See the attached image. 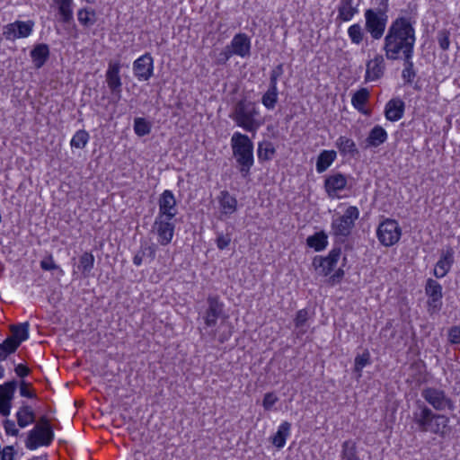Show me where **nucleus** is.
Returning a JSON list of instances; mask_svg holds the SVG:
<instances>
[{
    "instance_id": "nucleus-1",
    "label": "nucleus",
    "mask_w": 460,
    "mask_h": 460,
    "mask_svg": "<svg viewBox=\"0 0 460 460\" xmlns=\"http://www.w3.org/2000/svg\"><path fill=\"white\" fill-rule=\"evenodd\" d=\"M415 30L405 17L395 19L388 28L384 40L383 49L389 60H396L402 57L413 56L415 44Z\"/></svg>"
},
{
    "instance_id": "nucleus-2",
    "label": "nucleus",
    "mask_w": 460,
    "mask_h": 460,
    "mask_svg": "<svg viewBox=\"0 0 460 460\" xmlns=\"http://www.w3.org/2000/svg\"><path fill=\"white\" fill-rule=\"evenodd\" d=\"M412 422L420 432L431 433L445 438L451 431L448 416L433 411L424 402L418 400L412 411Z\"/></svg>"
},
{
    "instance_id": "nucleus-3",
    "label": "nucleus",
    "mask_w": 460,
    "mask_h": 460,
    "mask_svg": "<svg viewBox=\"0 0 460 460\" xmlns=\"http://www.w3.org/2000/svg\"><path fill=\"white\" fill-rule=\"evenodd\" d=\"M233 155L243 177H247L254 164L253 143L247 135L235 132L231 137Z\"/></svg>"
},
{
    "instance_id": "nucleus-4",
    "label": "nucleus",
    "mask_w": 460,
    "mask_h": 460,
    "mask_svg": "<svg viewBox=\"0 0 460 460\" xmlns=\"http://www.w3.org/2000/svg\"><path fill=\"white\" fill-rule=\"evenodd\" d=\"M259 111L256 104L244 98L234 104L230 118L245 131L255 132L261 125V122L257 119Z\"/></svg>"
},
{
    "instance_id": "nucleus-5",
    "label": "nucleus",
    "mask_w": 460,
    "mask_h": 460,
    "mask_svg": "<svg viewBox=\"0 0 460 460\" xmlns=\"http://www.w3.org/2000/svg\"><path fill=\"white\" fill-rule=\"evenodd\" d=\"M359 217V210L355 206H349L342 216H339L332 221V234L336 241L344 243L351 234L355 227V222Z\"/></svg>"
},
{
    "instance_id": "nucleus-6",
    "label": "nucleus",
    "mask_w": 460,
    "mask_h": 460,
    "mask_svg": "<svg viewBox=\"0 0 460 460\" xmlns=\"http://www.w3.org/2000/svg\"><path fill=\"white\" fill-rule=\"evenodd\" d=\"M424 402L435 411H454L456 403L443 389L435 386L424 387L420 392Z\"/></svg>"
},
{
    "instance_id": "nucleus-7",
    "label": "nucleus",
    "mask_w": 460,
    "mask_h": 460,
    "mask_svg": "<svg viewBox=\"0 0 460 460\" xmlns=\"http://www.w3.org/2000/svg\"><path fill=\"white\" fill-rule=\"evenodd\" d=\"M377 10L367 9L365 12V28L374 40H379L385 31L388 9V0H381Z\"/></svg>"
},
{
    "instance_id": "nucleus-8",
    "label": "nucleus",
    "mask_w": 460,
    "mask_h": 460,
    "mask_svg": "<svg viewBox=\"0 0 460 460\" xmlns=\"http://www.w3.org/2000/svg\"><path fill=\"white\" fill-rule=\"evenodd\" d=\"M53 440V430H48L41 426H34L28 433L25 447L30 450H35L40 446H49Z\"/></svg>"
},
{
    "instance_id": "nucleus-9",
    "label": "nucleus",
    "mask_w": 460,
    "mask_h": 460,
    "mask_svg": "<svg viewBox=\"0 0 460 460\" xmlns=\"http://www.w3.org/2000/svg\"><path fill=\"white\" fill-rule=\"evenodd\" d=\"M425 294L429 299L427 301L428 312L429 314H437L442 307V286L435 279H428L425 286Z\"/></svg>"
},
{
    "instance_id": "nucleus-10",
    "label": "nucleus",
    "mask_w": 460,
    "mask_h": 460,
    "mask_svg": "<svg viewBox=\"0 0 460 460\" xmlns=\"http://www.w3.org/2000/svg\"><path fill=\"white\" fill-rule=\"evenodd\" d=\"M401 228L395 220L386 219L377 228V237L380 243L390 246L397 243L401 237Z\"/></svg>"
},
{
    "instance_id": "nucleus-11",
    "label": "nucleus",
    "mask_w": 460,
    "mask_h": 460,
    "mask_svg": "<svg viewBox=\"0 0 460 460\" xmlns=\"http://www.w3.org/2000/svg\"><path fill=\"white\" fill-rule=\"evenodd\" d=\"M33 27L34 22L31 20L26 22L15 21L3 27V36L5 40L11 41L17 39L27 38L31 34Z\"/></svg>"
},
{
    "instance_id": "nucleus-12",
    "label": "nucleus",
    "mask_w": 460,
    "mask_h": 460,
    "mask_svg": "<svg viewBox=\"0 0 460 460\" xmlns=\"http://www.w3.org/2000/svg\"><path fill=\"white\" fill-rule=\"evenodd\" d=\"M172 219L173 218L169 217H160L158 216L155 217L152 231L157 234L158 241L161 244H168L173 237L175 225L172 223Z\"/></svg>"
},
{
    "instance_id": "nucleus-13",
    "label": "nucleus",
    "mask_w": 460,
    "mask_h": 460,
    "mask_svg": "<svg viewBox=\"0 0 460 460\" xmlns=\"http://www.w3.org/2000/svg\"><path fill=\"white\" fill-rule=\"evenodd\" d=\"M208 308L202 317L208 327L216 326L217 320L224 314V304L219 300L218 296L209 295L207 298Z\"/></svg>"
},
{
    "instance_id": "nucleus-14",
    "label": "nucleus",
    "mask_w": 460,
    "mask_h": 460,
    "mask_svg": "<svg viewBox=\"0 0 460 460\" xmlns=\"http://www.w3.org/2000/svg\"><path fill=\"white\" fill-rule=\"evenodd\" d=\"M159 212L158 217L174 218L177 215V203L173 193L165 190L158 199Z\"/></svg>"
},
{
    "instance_id": "nucleus-15",
    "label": "nucleus",
    "mask_w": 460,
    "mask_h": 460,
    "mask_svg": "<svg viewBox=\"0 0 460 460\" xmlns=\"http://www.w3.org/2000/svg\"><path fill=\"white\" fill-rule=\"evenodd\" d=\"M133 71L139 81H147L154 72V60L149 53H146L133 63Z\"/></svg>"
},
{
    "instance_id": "nucleus-16",
    "label": "nucleus",
    "mask_w": 460,
    "mask_h": 460,
    "mask_svg": "<svg viewBox=\"0 0 460 460\" xmlns=\"http://www.w3.org/2000/svg\"><path fill=\"white\" fill-rule=\"evenodd\" d=\"M120 66L118 62H110L109 67L106 72V82L111 91V93L116 97L117 101L121 98V79L119 76Z\"/></svg>"
},
{
    "instance_id": "nucleus-17",
    "label": "nucleus",
    "mask_w": 460,
    "mask_h": 460,
    "mask_svg": "<svg viewBox=\"0 0 460 460\" xmlns=\"http://www.w3.org/2000/svg\"><path fill=\"white\" fill-rule=\"evenodd\" d=\"M365 81H376L381 78L385 69V58L382 55H376L373 59L367 62Z\"/></svg>"
},
{
    "instance_id": "nucleus-18",
    "label": "nucleus",
    "mask_w": 460,
    "mask_h": 460,
    "mask_svg": "<svg viewBox=\"0 0 460 460\" xmlns=\"http://www.w3.org/2000/svg\"><path fill=\"white\" fill-rule=\"evenodd\" d=\"M346 185L347 178L340 172L330 175L324 181V188L329 197L336 196V193L344 190Z\"/></svg>"
},
{
    "instance_id": "nucleus-19",
    "label": "nucleus",
    "mask_w": 460,
    "mask_h": 460,
    "mask_svg": "<svg viewBox=\"0 0 460 460\" xmlns=\"http://www.w3.org/2000/svg\"><path fill=\"white\" fill-rule=\"evenodd\" d=\"M404 110V102L400 98H394L386 103L385 116L389 121H397L402 118Z\"/></svg>"
},
{
    "instance_id": "nucleus-20",
    "label": "nucleus",
    "mask_w": 460,
    "mask_h": 460,
    "mask_svg": "<svg viewBox=\"0 0 460 460\" xmlns=\"http://www.w3.org/2000/svg\"><path fill=\"white\" fill-rule=\"evenodd\" d=\"M231 47L233 48L231 51L233 54L245 57L250 53V40L244 33L236 34L232 40Z\"/></svg>"
},
{
    "instance_id": "nucleus-21",
    "label": "nucleus",
    "mask_w": 460,
    "mask_h": 460,
    "mask_svg": "<svg viewBox=\"0 0 460 460\" xmlns=\"http://www.w3.org/2000/svg\"><path fill=\"white\" fill-rule=\"evenodd\" d=\"M31 58L36 68L42 67L49 58V48L45 43L34 46L31 50Z\"/></svg>"
},
{
    "instance_id": "nucleus-22",
    "label": "nucleus",
    "mask_w": 460,
    "mask_h": 460,
    "mask_svg": "<svg viewBox=\"0 0 460 460\" xmlns=\"http://www.w3.org/2000/svg\"><path fill=\"white\" fill-rule=\"evenodd\" d=\"M358 13V4H354L353 0H340L338 5V19L342 22H349Z\"/></svg>"
},
{
    "instance_id": "nucleus-23",
    "label": "nucleus",
    "mask_w": 460,
    "mask_h": 460,
    "mask_svg": "<svg viewBox=\"0 0 460 460\" xmlns=\"http://www.w3.org/2000/svg\"><path fill=\"white\" fill-rule=\"evenodd\" d=\"M370 93L367 88H360L358 90L351 98L353 107L364 115H369L370 111L365 108L366 103L368 102Z\"/></svg>"
},
{
    "instance_id": "nucleus-24",
    "label": "nucleus",
    "mask_w": 460,
    "mask_h": 460,
    "mask_svg": "<svg viewBox=\"0 0 460 460\" xmlns=\"http://www.w3.org/2000/svg\"><path fill=\"white\" fill-rule=\"evenodd\" d=\"M335 146L339 149L340 153L346 156L355 157L358 155L356 143L353 139L345 136H341L335 142Z\"/></svg>"
},
{
    "instance_id": "nucleus-25",
    "label": "nucleus",
    "mask_w": 460,
    "mask_h": 460,
    "mask_svg": "<svg viewBox=\"0 0 460 460\" xmlns=\"http://www.w3.org/2000/svg\"><path fill=\"white\" fill-rule=\"evenodd\" d=\"M17 424L20 428H25L36 420L32 408L23 403L16 412Z\"/></svg>"
},
{
    "instance_id": "nucleus-26",
    "label": "nucleus",
    "mask_w": 460,
    "mask_h": 460,
    "mask_svg": "<svg viewBox=\"0 0 460 460\" xmlns=\"http://www.w3.org/2000/svg\"><path fill=\"white\" fill-rule=\"evenodd\" d=\"M341 460H363L356 441L348 439L341 444Z\"/></svg>"
},
{
    "instance_id": "nucleus-27",
    "label": "nucleus",
    "mask_w": 460,
    "mask_h": 460,
    "mask_svg": "<svg viewBox=\"0 0 460 460\" xmlns=\"http://www.w3.org/2000/svg\"><path fill=\"white\" fill-rule=\"evenodd\" d=\"M387 137L385 129L379 125H376L369 131L366 141L368 146L377 147L387 140Z\"/></svg>"
},
{
    "instance_id": "nucleus-28",
    "label": "nucleus",
    "mask_w": 460,
    "mask_h": 460,
    "mask_svg": "<svg viewBox=\"0 0 460 460\" xmlns=\"http://www.w3.org/2000/svg\"><path fill=\"white\" fill-rule=\"evenodd\" d=\"M291 424L288 421L282 422L278 431L271 437V443L278 448H282L286 445V440L290 435Z\"/></svg>"
},
{
    "instance_id": "nucleus-29",
    "label": "nucleus",
    "mask_w": 460,
    "mask_h": 460,
    "mask_svg": "<svg viewBox=\"0 0 460 460\" xmlns=\"http://www.w3.org/2000/svg\"><path fill=\"white\" fill-rule=\"evenodd\" d=\"M337 154L334 150H323L320 153L316 161V171L319 173L325 172L336 159Z\"/></svg>"
},
{
    "instance_id": "nucleus-30",
    "label": "nucleus",
    "mask_w": 460,
    "mask_h": 460,
    "mask_svg": "<svg viewBox=\"0 0 460 460\" xmlns=\"http://www.w3.org/2000/svg\"><path fill=\"white\" fill-rule=\"evenodd\" d=\"M29 329L30 323L28 322L18 324H12L10 326V331L12 332L10 337L14 339L15 341L21 345L22 341H25L29 339Z\"/></svg>"
},
{
    "instance_id": "nucleus-31",
    "label": "nucleus",
    "mask_w": 460,
    "mask_h": 460,
    "mask_svg": "<svg viewBox=\"0 0 460 460\" xmlns=\"http://www.w3.org/2000/svg\"><path fill=\"white\" fill-rule=\"evenodd\" d=\"M219 204L224 214H233L237 208V200L227 190H222L219 196Z\"/></svg>"
},
{
    "instance_id": "nucleus-32",
    "label": "nucleus",
    "mask_w": 460,
    "mask_h": 460,
    "mask_svg": "<svg viewBox=\"0 0 460 460\" xmlns=\"http://www.w3.org/2000/svg\"><path fill=\"white\" fill-rule=\"evenodd\" d=\"M58 4V13L61 17V22L64 23H70L73 22V0H54Z\"/></svg>"
},
{
    "instance_id": "nucleus-33",
    "label": "nucleus",
    "mask_w": 460,
    "mask_h": 460,
    "mask_svg": "<svg viewBox=\"0 0 460 460\" xmlns=\"http://www.w3.org/2000/svg\"><path fill=\"white\" fill-rule=\"evenodd\" d=\"M412 58L413 56L402 57L404 67L402 72V77L407 84H411L416 76Z\"/></svg>"
},
{
    "instance_id": "nucleus-34",
    "label": "nucleus",
    "mask_w": 460,
    "mask_h": 460,
    "mask_svg": "<svg viewBox=\"0 0 460 460\" xmlns=\"http://www.w3.org/2000/svg\"><path fill=\"white\" fill-rule=\"evenodd\" d=\"M371 364V356L367 349H365L362 354L356 356L354 360L353 371L357 374V377L362 376V370L365 367Z\"/></svg>"
},
{
    "instance_id": "nucleus-35",
    "label": "nucleus",
    "mask_w": 460,
    "mask_h": 460,
    "mask_svg": "<svg viewBox=\"0 0 460 460\" xmlns=\"http://www.w3.org/2000/svg\"><path fill=\"white\" fill-rule=\"evenodd\" d=\"M278 86L269 85L268 90L261 97V102L268 110H273L278 102Z\"/></svg>"
},
{
    "instance_id": "nucleus-36",
    "label": "nucleus",
    "mask_w": 460,
    "mask_h": 460,
    "mask_svg": "<svg viewBox=\"0 0 460 460\" xmlns=\"http://www.w3.org/2000/svg\"><path fill=\"white\" fill-rule=\"evenodd\" d=\"M20 347L14 339L10 336L7 337L2 343H0V361L5 360L7 357L14 353Z\"/></svg>"
},
{
    "instance_id": "nucleus-37",
    "label": "nucleus",
    "mask_w": 460,
    "mask_h": 460,
    "mask_svg": "<svg viewBox=\"0 0 460 460\" xmlns=\"http://www.w3.org/2000/svg\"><path fill=\"white\" fill-rule=\"evenodd\" d=\"M309 319V311L306 308L300 309L296 312L294 318V324L298 329V334H305L307 330V321Z\"/></svg>"
},
{
    "instance_id": "nucleus-38",
    "label": "nucleus",
    "mask_w": 460,
    "mask_h": 460,
    "mask_svg": "<svg viewBox=\"0 0 460 460\" xmlns=\"http://www.w3.org/2000/svg\"><path fill=\"white\" fill-rule=\"evenodd\" d=\"M17 385L18 382L15 379L0 385V399L12 402Z\"/></svg>"
},
{
    "instance_id": "nucleus-39",
    "label": "nucleus",
    "mask_w": 460,
    "mask_h": 460,
    "mask_svg": "<svg viewBox=\"0 0 460 460\" xmlns=\"http://www.w3.org/2000/svg\"><path fill=\"white\" fill-rule=\"evenodd\" d=\"M276 153L273 144L270 141H262L258 145V158L261 161L270 160Z\"/></svg>"
},
{
    "instance_id": "nucleus-40",
    "label": "nucleus",
    "mask_w": 460,
    "mask_h": 460,
    "mask_svg": "<svg viewBox=\"0 0 460 460\" xmlns=\"http://www.w3.org/2000/svg\"><path fill=\"white\" fill-rule=\"evenodd\" d=\"M79 22L84 27H91L96 22V13L93 9L82 8L77 13Z\"/></svg>"
},
{
    "instance_id": "nucleus-41",
    "label": "nucleus",
    "mask_w": 460,
    "mask_h": 460,
    "mask_svg": "<svg viewBox=\"0 0 460 460\" xmlns=\"http://www.w3.org/2000/svg\"><path fill=\"white\" fill-rule=\"evenodd\" d=\"M307 245L315 251H322L327 245V235L323 232H319L306 240Z\"/></svg>"
},
{
    "instance_id": "nucleus-42",
    "label": "nucleus",
    "mask_w": 460,
    "mask_h": 460,
    "mask_svg": "<svg viewBox=\"0 0 460 460\" xmlns=\"http://www.w3.org/2000/svg\"><path fill=\"white\" fill-rule=\"evenodd\" d=\"M348 35L353 44L359 45L365 38V31L359 23H354L349 27Z\"/></svg>"
},
{
    "instance_id": "nucleus-43",
    "label": "nucleus",
    "mask_w": 460,
    "mask_h": 460,
    "mask_svg": "<svg viewBox=\"0 0 460 460\" xmlns=\"http://www.w3.org/2000/svg\"><path fill=\"white\" fill-rule=\"evenodd\" d=\"M338 261H313V265L320 274L329 275L337 266Z\"/></svg>"
},
{
    "instance_id": "nucleus-44",
    "label": "nucleus",
    "mask_w": 460,
    "mask_h": 460,
    "mask_svg": "<svg viewBox=\"0 0 460 460\" xmlns=\"http://www.w3.org/2000/svg\"><path fill=\"white\" fill-rule=\"evenodd\" d=\"M134 130L138 137H144L150 133L151 125L144 118H136L134 120Z\"/></svg>"
},
{
    "instance_id": "nucleus-45",
    "label": "nucleus",
    "mask_w": 460,
    "mask_h": 460,
    "mask_svg": "<svg viewBox=\"0 0 460 460\" xmlns=\"http://www.w3.org/2000/svg\"><path fill=\"white\" fill-rule=\"evenodd\" d=\"M89 140V134L85 130H78L71 139V146L75 148H84Z\"/></svg>"
},
{
    "instance_id": "nucleus-46",
    "label": "nucleus",
    "mask_w": 460,
    "mask_h": 460,
    "mask_svg": "<svg viewBox=\"0 0 460 460\" xmlns=\"http://www.w3.org/2000/svg\"><path fill=\"white\" fill-rule=\"evenodd\" d=\"M453 261H438L434 268V275L436 278L440 279L447 275L451 268Z\"/></svg>"
},
{
    "instance_id": "nucleus-47",
    "label": "nucleus",
    "mask_w": 460,
    "mask_h": 460,
    "mask_svg": "<svg viewBox=\"0 0 460 460\" xmlns=\"http://www.w3.org/2000/svg\"><path fill=\"white\" fill-rule=\"evenodd\" d=\"M450 32L447 29L438 31L437 39L438 43L442 50H447L450 45L449 40Z\"/></svg>"
},
{
    "instance_id": "nucleus-48",
    "label": "nucleus",
    "mask_w": 460,
    "mask_h": 460,
    "mask_svg": "<svg viewBox=\"0 0 460 460\" xmlns=\"http://www.w3.org/2000/svg\"><path fill=\"white\" fill-rule=\"evenodd\" d=\"M40 267L44 270L51 271L53 275L57 277L64 274L62 269L55 263L54 261H40Z\"/></svg>"
},
{
    "instance_id": "nucleus-49",
    "label": "nucleus",
    "mask_w": 460,
    "mask_h": 460,
    "mask_svg": "<svg viewBox=\"0 0 460 460\" xmlns=\"http://www.w3.org/2000/svg\"><path fill=\"white\" fill-rule=\"evenodd\" d=\"M448 342L452 345L460 344V326L454 325L448 330Z\"/></svg>"
},
{
    "instance_id": "nucleus-50",
    "label": "nucleus",
    "mask_w": 460,
    "mask_h": 460,
    "mask_svg": "<svg viewBox=\"0 0 460 460\" xmlns=\"http://www.w3.org/2000/svg\"><path fill=\"white\" fill-rule=\"evenodd\" d=\"M284 73V66L283 64H279L275 68L272 69L270 75V84L269 85H278V79Z\"/></svg>"
},
{
    "instance_id": "nucleus-51",
    "label": "nucleus",
    "mask_w": 460,
    "mask_h": 460,
    "mask_svg": "<svg viewBox=\"0 0 460 460\" xmlns=\"http://www.w3.org/2000/svg\"><path fill=\"white\" fill-rule=\"evenodd\" d=\"M278 400L279 398L274 393H266L263 397L262 406L266 411H270Z\"/></svg>"
},
{
    "instance_id": "nucleus-52",
    "label": "nucleus",
    "mask_w": 460,
    "mask_h": 460,
    "mask_svg": "<svg viewBox=\"0 0 460 460\" xmlns=\"http://www.w3.org/2000/svg\"><path fill=\"white\" fill-rule=\"evenodd\" d=\"M15 454L13 446H5L0 450V460H15Z\"/></svg>"
},
{
    "instance_id": "nucleus-53",
    "label": "nucleus",
    "mask_w": 460,
    "mask_h": 460,
    "mask_svg": "<svg viewBox=\"0 0 460 460\" xmlns=\"http://www.w3.org/2000/svg\"><path fill=\"white\" fill-rule=\"evenodd\" d=\"M93 262L94 261H80L76 268L84 277H87L93 268Z\"/></svg>"
},
{
    "instance_id": "nucleus-54",
    "label": "nucleus",
    "mask_w": 460,
    "mask_h": 460,
    "mask_svg": "<svg viewBox=\"0 0 460 460\" xmlns=\"http://www.w3.org/2000/svg\"><path fill=\"white\" fill-rule=\"evenodd\" d=\"M31 384H28L25 381H22L20 383V394H21V396L26 397V398H31V399L36 397V394L33 391H31L29 389V386H31Z\"/></svg>"
},
{
    "instance_id": "nucleus-55",
    "label": "nucleus",
    "mask_w": 460,
    "mask_h": 460,
    "mask_svg": "<svg viewBox=\"0 0 460 460\" xmlns=\"http://www.w3.org/2000/svg\"><path fill=\"white\" fill-rule=\"evenodd\" d=\"M4 429L7 435H12V436H16V437L19 435V429H16L15 423L13 420H5L4 421Z\"/></svg>"
},
{
    "instance_id": "nucleus-56",
    "label": "nucleus",
    "mask_w": 460,
    "mask_h": 460,
    "mask_svg": "<svg viewBox=\"0 0 460 460\" xmlns=\"http://www.w3.org/2000/svg\"><path fill=\"white\" fill-rule=\"evenodd\" d=\"M230 242H231V237L228 234H226V235L220 234L217 238V244L220 250H223L226 247H227L229 245Z\"/></svg>"
},
{
    "instance_id": "nucleus-57",
    "label": "nucleus",
    "mask_w": 460,
    "mask_h": 460,
    "mask_svg": "<svg viewBox=\"0 0 460 460\" xmlns=\"http://www.w3.org/2000/svg\"><path fill=\"white\" fill-rule=\"evenodd\" d=\"M344 276V270L341 268H339L331 277L329 282L332 285H335L341 282Z\"/></svg>"
},
{
    "instance_id": "nucleus-58",
    "label": "nucleus",
    "mask_w": 460,
    "mask_h": 460,
    "mask_svg": "<svg viewBox=\"0 0 460 460\" xmlns=\"http://www.w3.org/2000/svg\"><path fill=\"white\" fill-rule=\"evenodd\" d=\"M12 402L0 399V414L7 417L10 414Z\"/></svg>"
},
{
    "instance_id": "nucleus-59",
    "label": "nucleus",
    "mask_w": 460,
    "mask_h": 460,
    "mask_svg": "<svg viewBox=\"0 0 460 460\" xmlns=\"http://www.w3.org/2000/svg\"><path fill=\"white\" fill-rule=\"evenodd\" d=\"M14 371L20 377H25L31 373L30 368L22 364L17 365L14 368Z\"/></svg>"
},
{
    "instance_id": "nucleus-60",
    "label": "nucleus",
    "mask_w": 460,
    "mask_h": 460,
    "mask_svg": "<svg viewBox=\"0 0 460 460\" xmlns=\"http://www.w3.org/2000/svg\"><path fill=\"white\" fill-rule=\"evenodd\" d=\"M35 426H41V427L45 428L48 430L49 429V430H53L52 426H51L50 422L49 421V420H48V418L46 416H42L40 419L39 423H37Z\"/></svg>"
},
{
    "instance_id": "nucleus-61",
    "label": "nucleus",
    "mask_w": 460,
    "mask_h": 460,
    "mask_svg": "<svg viewBox=\"0 0 460 460\" xmlns=\"http://www.w3.org/2000/svg\"><path fill=\"white\" fill-rule=\"evenodd\" d=\"M232 54H233V53H232L231 51H224V52L220 53V58H219V60H220L221 62H226V61L230 58V57L232 56Z\"/></svg>"
},
{
    "instance_id": "nucleus-62",
    "label": "nucleus",
    "mask_w": 460,
    "mask_h": 460,
    "mask_svg": "<svg viewBox=\"0 0 460 460\" xmlns=\"http://www.w3.org/2000/svg\"><path fill=\"white\" fill-rule=\"evenodd\" d=\"M339 256V252H336V250H332L327 257L324 259H336ZM314 259H323L322 256H315Z\"/></svg>"
},
{
    "instance_id": "nucleus-63",
    "label": "nucleus",
    "mask_w": 460,
    "mask_h": 460,
    "mask_svg": "<svg viewBox=\"0 0 460 460\" xmlns=\"http://www.w3.org/2000/svg\"><path fill=\"white\" fill-rule=\"evenodd\" d=\"M4 376V367L0 364V379L3 378Z\"/></svg>"
},
{
    "instance_id": "nucleus-64",
    "label": "nucleus",
    "mask_w": 460,
    "mask_h": 460,
    "mask_svg": "<svg viewBox=\"0 0 460 460\" xmlns=\"http://www.w3.org/2000/svg\"><path fill=\"white\" fill-rule=\"evenodd\" d=\"M148 251H149V252L148 253H144V255L150 257V256L153 255V251L151 250V248H148Z\"/></svg>"
}]
</instances>
